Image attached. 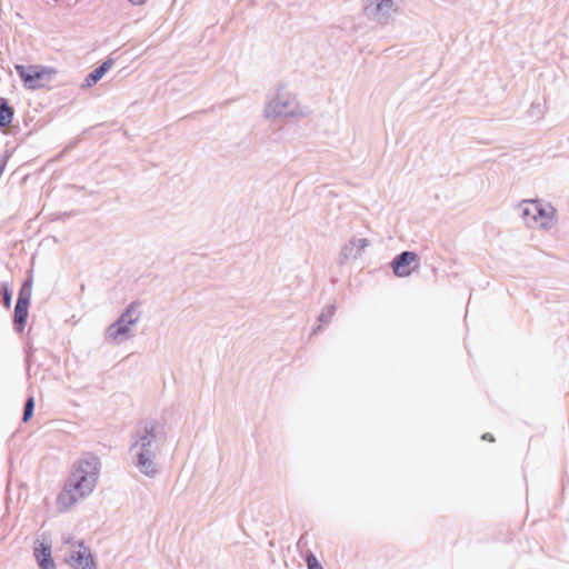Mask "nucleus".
Returning a JSON list of instances; mask_svg holds the SVG:
<instances>
[{
  "label": "nucleus",
  "instance_id": "10",
  "mask_svg": "<svg viewBox=\"0 0 569 569\" xmlns=\"http://www.w3.org/2000/svg\"><path fill=\"white\" fill-rule=\"evenodd\" d=\"M36 559L41 569H53L54 562L51 557V548L44 543H40L34 550Z\"/></svg>",
  "mask_w": 569,
  "mask_h": 569
},
{
  "label": "nucleus",
  "instance_id": "9",
  "mask_svg": "<svg viewBox=\"0 0 569 569\" xmlns=\"http://www.w3.org/2000/svg\"><path fill=\"white\" fill-rule=\"evenodd\" d=\"M133 312V306H131L127 312L108 329V338L111 340H117L121 336L126 335L129 330V326L137 321V318H131Z\"/></svg>",
  "mask_w": 569,
  "mask_h": 569
},
{
  "label": "nucleus",
  "instance_id": "18",
  "mask_svg": "<svg viewBox=\"0 0 569 569\" xmlns=\"http://www.w3.org/2000/svg\"><path fill=\"white\" fill-rule=\"evenodd\" d=\"M134 6H141L147 2V0H129Z\"/></svg>",
  "mask_w": 569,
  "mask_h": 569
},
{
  "label": "nucleus",
  "instance_id": "6",
  "mask_svg": "<svg viewBox=\"0 0 569 569\" xmlns=\"http://www.w3.org/2000/svg\"><path fill=\"white\" fill-rule=\"evenodd\" d=\"M32 283L30 280L24 281L19 290L18 301L14 308L13 323L17 331H23L28 318V310L31 300Z\"/></svg>",
  "mask_w": 569,
  "mask_h": 569
},
{
  "label": "nucleus",
  "instance_id": "3",
  "mask_svg": "<svg viewBox=\"0 0 569 569\" xmlns=\"http://www.w3.org/2000/svg\"><path fill=\"white\" fill-rule=\"evenodd\" d=\"M99 475V460L92 455H87L78 460L72 472L71 480L77 482L84 491H93Z\"/></svg>",
  "mask_w": 569,
  "mask_h": 569
},
{
  "label": "nucleus",
  "instance_id": "5",
  "mask_svg": "<svg viewBox=\"0 0 569 569\" xmlns=\"http://www.w3.org/2000/svg\"><path fill=\"white\" fill-rule=\"evenodd\" d=\"M523 214L536 226L547 228L551 226L555 219V209L550 206H545L539 201H526Z\"/></svg>",
  "mask_w": 569,
  "mask_h": 569
},
{
  "label": "nucleus",
  "instance_id": "4",
  "mask_svg": "<svg viewBox=\"0 0 569 569\" xmlns=\"http://www.w3.org/2000/svg\"><path fill=\"white\" fill-rule=\"evenodd\" d=\"M161 428L157 425H152L150 429H146V436L140 438L141 451L138 455V465L141 471L146 475H152L156 471L152 457L154 452L150 450L153 442L161 438Z\"/></svg>",
  "mask_w": 569,
  "mask_h": 569
},
{
  "label": "nucleus",
  "instance_id": "12",
  "mask_svg": "<svg viewBox=\"0 0 569 569\" xmlns=\"http://www.w3.org/2000/svg\"><path fill=\"white\" fill-rule=\"evenodd\" d=\"M13 118V111L9 107L6 99H1L0 103V127H8L11 124Z\"/></svg>",
  "mask_w": 569,
  "mask_h": 569
},
{
  "label": "nucleus",
  "instance_id": "13",
  "mask_svg": "<svg viewBox=\"0 0 569 569\" xmlns=\"http://www.w3.org/2000/svg\"><path fill=\"white\" fill-rule=\"evenodd\" d=\"M33 407H34L33 398H29L24 406V412H23V421L24 422H28L30 420V418L32 417Z\"/></svg>",
  "mask_w": 569,
  "mask_h": 569
},
{
  "label": "nucleus",
  "instance_id": "17",
  "mask_svg": "<svg viewBox=\"0 0 569 569\" xmlns=\"http://www.w3.org/2000/svg\"><path fill=\"white\" fill-rule=\"evenodd\" d=\"M482 439H483V440H487V441H489V442H495V438H493V436H492L491 433H485V435L482 436Z\"/></svg>",
  "mask_w": 569,
  "mask_h": 569
},
{
  "label": "nucleus",
  "instance_id": "15",
  "mask_svg": "<svg viewBox=\"0 0 569 569\" xmlns=\"http://www.w3.org/2000/svg\"><path fill=\"white\" fill-rule=\"evenodd\" d=\"M392 6V0H381L378 4H377V10L378 11H382V10H388L390 9Z\"/></svg>",
  "mask_w": 569,
  "mask_h": 569
},
{
  "label": "nucleus",
  "instance_id": "1",
  "mask_svg": "<svg viewBox=\"0 0 569 569\" xmlns=\"http://www.w3.org/2000/svg\"><path fill=\"white\" fill-rule=\"evenodd\" d=\"M61 551L64 562L72 569H98L90 549L80 541L66 539Z\"/></svg>",
  "mask_w": 569,
  "mask_h": 569
},
{
  "label": "nucleus",
  "instance_id": "7",
  "mask_svg": "<svg viewBox=\"0 0 569 569\" xmlns=\"http://www.w3.org/2000/svg\"><path fill=\"white\" fill-rule=\"evenodd\" d=\"M91 492L92 491H84L81 487L77 486V482L70 479L66 483L62 491L58 495L57 508L60 512L69 511L80 500H82L86 496L90 495Z\"/></svg>",
  "mask_w": 569,
  "mask_h": 569
},
{
  "label": "nucleus",
  "instance_id": "8",
  "mask_svg": "<svg viewBox=\"0 0 569 569\" xmlns=\"http://www.w3.org/2000/svg\"><path fill=\"white\" fill-rule=\"evenodd\" d=\"M418 268V256L411 251L402 252L392 261V270L397 277H409Z\"/></svg>",
  "mask_w": 569,
  "mask_h": 569
},
{
  "label": "nucleus",
  "instance_id": "16",
  "mask_svg": "<svg viewBox=\"0 0 569 569\" xmlns=\"http://www.w3.org/2000/svg\"><path fill=\"white\" fill-rule=\"evenodd\" d=\"M3 302L7 308H9L11 305V293L8 289H4Z\"/></svg>",
  "mask_w": 569,
  "mask_h": 569
},
{
  "label": "nucleus",
  "instance_id": "2",
  "mask_svg": "<svg viewBox=\"0 0 569 569\" xmlns=\"http://www.w3.org/2000/svg\"><path fill=\"white\" fill-rule=\"evenodd\" d=\"M16 70L24 87L30 90L48 88L57 73L56 69L42 66L17 64Z\"/></svg>",
  "mask_w": 569,
  "mask_h": 569
},
{
  "label": "nucleus",
  "instance_id": "14",
  "mask_svg": "<svg viewBox=\"0 0 569 569\" xmlns=\"http://www.w3.org/2000/svg\"><path fill=\"white\" fill-rule=\"evenodd\" d=\"M308 569H323L313 553H309L306 558Z\"/></svg>",
  "mask_w": 569,
  "mask_h": 569
},
{
  "label": "nucleus",
  "instance_id": "11",
  "mask_svg": "<svg viewBox=\"0 0 569 569\" xmlns=\"http://www.w3.org/2000/svg\"><path fill=\"white\" fill-rule=\"evenodd\" d=\"M112 61H104L100 67L94 69L88 77L86 78V86L91 87L96 84L104 73L111 68Z\"/></svg>",
  "mask_w": 569,
  "mask_h": 569
},
{
  "label": "nucleus",
  "instance_id": "19",
  "mask_svg": "<svg viewBox=\"0 0 569 569\" xmlns=\"http://www.w3.org/2000/svg\"><path fill=\"white\" fill-rule=\"evenodd\" d=\"M6 166H7V162H6V160H3V161L0 163V177H1V176L3 174V172H4Z\"/></svg>",
  "mask_w": 569,
  "mask_h": 569
}]
</instances>
